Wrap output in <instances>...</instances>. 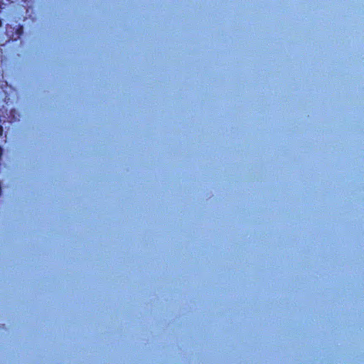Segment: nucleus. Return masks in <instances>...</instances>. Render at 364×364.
<instances>
[{"label": "nucleus", "mask_w": 364, "mask_h": 364, "mask_svg": "<svg viewBox=\"0 0 364 364\" xmlns=\"http://www.w3.org/2000/svg\"><path fill=\"white\" fill-rule=\"evenodd\" d=\"M1 26V21L0 20V26Z\"/></svg>", "instance_id": "nucleus-1"}]
</instances>
